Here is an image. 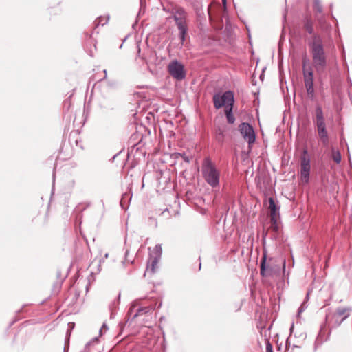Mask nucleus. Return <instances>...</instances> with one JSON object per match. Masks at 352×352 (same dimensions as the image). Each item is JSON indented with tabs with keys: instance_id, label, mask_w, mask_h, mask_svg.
<instances>
[{
	"instance_id": "7",
	"label": "nucleus",
	"mask_w": 352,
	"mask_h": 352,
	"mask_svg": "<svg viewBox=\"0 0 352 352\" xmlns=\"http://www.w3.org/2000/svg\"><path fill=\"white\" fill-rule=\"evenodd\" d=\"M239 130L243 138L251 146L256 140V135L253 127L247 122H242L239 126Z\"/></svg>"
},
{
	"instance_id": "11",
	"label": "nucleus",
	"mask_w": 352,
	"mask_h": 352,
	"mask_svg": "<svg viewBox=\"0 0 352 352\" xmlns=\"http://www.w3.org/2000/svg\"><path fill=\"white\" fill-rule=\"evenodd\" d=\"M318 136L322 141L324 146H328L329 144V135L326 127V123H320L315 124Z\"/></svg>"
},
{
	"instance_id": "24",
	"label": "nucleus",
	"mask_w": 352,
	"mask_h": 352,
	"mask_svg": "<svg viewBox=\"0 0 352 352\" xmlns=\"http://www.w3.org/2000/svg\"><path fill=\"white\" fill-rule=\"evenodd\" d=\"M216 138L218 142H223L224 139V132L221 129H219L216 132Z\"/></svg>"
},
{
	"instance_id": "31",
	"label": "nucleus",
	"mask_w": 352,
	"mask_h": 352,
	"mask_svg": "<svg viewBox=\"0 0 352 352\" xmlns=\"http://www.w3.org/2000/svg\"><path fill=\"white\" fill-rule=\"evenodd\" d=\"M293 329H294V324H292V327L290 328V331L292 332L293 331Z\"/></svg>"
},
{
	"instance_id": "15",
	"label": "nucleus",
	"mask_w": 352,
	"mask_h": 352,
	"mask_svg": "<svg viewBox=\"0 0 352 352\" xmlns=\"http://www.w3.org/2000/svg\"><path fill=\"white\" fill-rule=\"evenodd\" d=\"M267 255L264 252L261 263V275L263 276L270 275V270L266 265Z\"/></svg>"
},
{
	"instance_id": "17",
	"label": "nucleus",
	"mask_w": 352,
	"mask_h": 352,
	"mask_svg": "<svg viewBox=\"0 0 352 352\" xmlns=\"http://www.w3.org/2000/svg\"><path fill=\"white\" fill-rule=\"evenodd\" d=\"M160 261V258L155 257H151V261L148 262V265L146 267V272H151V273H154L157 268V263Z\"/></svg>"
},
{
	"instance_id": "6",
	"label": "nucleus",
	"mask_w": 352,
	"mask_h": 352,
	"mask_svg": "<svg viewBox=\"0 0 352 352\" xmlns=\"http://www.w3.org/2000/svg\"><path fill=\"white\" fill-rule=\"evenodd\" d=\"M168 72L177 80H182L186 78L184 65L177 60L170 61L168 65Z\"/></svg>"
},
{
	"instance_id": "27",
	"label": "nucleus",
	"mask_w": 352,
	"mask_h": 352,
	"mask_svg": "<svg viewBox=\"0 0 352 352\" xmlns=\"http://www.w3.org/2000/svg\"><path fill=\"white\" fill-rule=\"evenodd\" d=\"M107 329H108L107 326L106 325L105 323H103V324H102V327H101V329L100 330V334H102L103 331H107Z\"/></svg>"
},
{
	"instance_id": "28",
	"label": "nucleus",
	"mask_w": 352,
	"mask_h": 352,
	"mask_svg": "<svg viewBox=\"0 0 352 352\" xmlns=\"http://www.w3.org/2000/svg\"><path fill=\"white\" fill-rule=\"evenodd\" d=\"M181 156L185 162H190V160L188 156H186L185 154L181 155Z\"/></svg>"
},
{
	"instance_id": "21",
	"label": "nucleus",
	"mask_w": 352,
	"mask_h": 352,
	"mask_svg": "<svg viewBox=\"0 0 352 352\" xmlns=\"http://www.w3.org/2000/svg\"><path fill=\"white\" fill-rule=\"evenodd\" d=\"M332 159L335 162L339 164L341 162V154L340 151L335 148H331Z\"/></svg>"
},
{
	"instance_id": "4",
	"label": "nucleus",
	"mask_w": 352,
	"mask_h": 352,
	"mask_svg": "<svg viewBox=\"0 0 352 352\" xmlns=\"http://www.w3.org/2000/svg\"><path fill=\"white\" fill-rule=\"evenodd\" d=\"M352 308L350 307H339L334 312L326 315V322L331 328L338 327L349 317Z\"/></svg>"
},
{
	"instance_id": "12",
	"label": "nucleus",
	"mask_w": 352,
	"mask_h": 352,
	"mask_svg": "<svg viewBox=\"0 0 352 352\" xmlns=\"http://www.w3.org/2000/svg\"><path fill=\"white\" fill-rule=\"evenodd\" d=\"M315 124L325 123L324 112L320 105H316L315 108V113L313 118Z\"/></svg>"
},
{
	"instance_id": "16",
	"label": "nucleus",
	"mask_w": 352,
	"mask_h": 352,
	"mask_svg": "<svg viewBox=\"0 0 352 352\" xmlns=\"http://www.w3.org/2000/svg\"><path fill=\"white\" fill-rule=\"evenodd\" d=\"M136 47H137L138 53H137V56L135 58V60H136L137 63H138L140 65H142L144 63L147 64L148 60L145 56L144 52H143V53L141 52V49L138 44L137 45Z\"/></svg>"
},
{
	"instance_id": "9",
	"label": "nucleus",
	"mask_w": 352,
	"mask_h": 352,
	"mask_svg": "<svg viewBox=\"0 0 352 352\" xmlns=\"http://www.w3.org/2000/svg\"><path fill=\"white\" fill-rule=\"evenodd\" d=\"M307 150H304L300 157V177L306 183L309 181L311 168L310 159L307 156Z\"/></svg>"
},
{
	"instance_id": "19",
	"label": "nucleus",
	"mask_w": 352,
	"mask_h": 352,
	"mask_svg": "<svg viewBox=\"0 0 352 352\" xmlns=\"http://www.w3.org/2000/svg\"><path fill=\"white\" fill-rule=\"evenodd\" d=\"M270 229L274 232H278L279 229L278 217H270Z\"/></svg>"
},
{
	"instance_id": "29",
	"label": "nucleus",
	"mask_w": 352,
	"mask_h": 352,
	"mask_svg": "<svg viewBox=\"0 0 352 352\" xmlns=\"http://www.w3.org/2000/svg\"><path fill=\"white\" fill-rule=\"evenodd\" d=\"M128 256H129V252H128V251H126V253H125L126 260L127 261H129V260L128 259ZM130 262H131V263H133V261H130Z\"/></svg>"
},
{
	"instance_id": "8",
	"label": "nucleus",
	"mask_w": 352,
	"mask_h": 352,
	"mask_svg": "<svg viewBox=\"0 0 352 352\" xmlns=\"http://www.w3.org/2000/svg\"><path fill=\"white\" fill-rule=\"evenodd\" d=\"M303 78L305 86L309 96L313 98L314 95V73L311 67L305 68V63L303 61Z\"/></svg>"
},
{
	"instance_id": "13",
	"label": "nucleus",
	"mask_w": 352,
	"mask_h": 352,
	"mask_svg": "<svg viewBox=\"0 0 352 352\" xmlns=\"http://www.w3.org/2000/svg\"><path fill=\"white\" fill-rule=\"evenodd\" d=\"M302 24L304 29L310 34L314 32L313 21L311 16L307 15L302 20Z\"/></svg>"
},
{
	"instance_id": "25",
	"label": "nucleus",
	"mask_w": 352,
	"mask_h": 352,
	"mask_svg": "<svg viewBox=\"0 0 352 352\" xmlns=\"http://www.w3.org/2000/svg\"><path fill=\"white\" fill-rule=\"evenodd\" d=\"M306 303H307L306 302H303L301 304L300 307H299V309H298V314H297V316H298V317H299V316H300V314H301L302 312H303V311L307 309V305H306Z\"/></svg>"
},
{
	"instance_id": "22",
	"label": "nucleus",
	"mask_w": 352,
	"mask_h": 352,
	"mask_svg": "<svg viewBox=\"0 0 352 352\" xmlns=\"http://www.w3.org/2000/svg\"><path fill=\"white\" fill-rule=\"evenodd\" d=\"M314 9L318 13H322V6L320 0H314Z\"/></svg>"
},
{
	"instance_id": "32",
	"label": "nucleus",
	"mask_w": 352,
	"mask_h": 352,
	"mask_svg": "<svg viewBox=\"0 0 352 352\" xmlns=\"http://www.w3.org/2000/svg\"><path fill=\"white\" fill-rule=\"evenodd\" d=\"M285 261H283V268L285 269Z\"/></svg>"
},
{
	"instance_id": "33",
	"label": "nucleus",
	"mask_w": 352,
	"mask_h": 352,
	"mask_svg": "<svg viewBox=\"0 0 352 352\" xmlns=\"http://www.w3.org/2000/svg\"><path fill=\"white\" fill-rule=\"evenodd\" d=\"M105 257L107 258L108 257V254H105Z\"/></svg>"
},
{
	"instance_id": "20",
	"label": "nucleus",
	"mask_w": 352,
	"mask_h": 352,
	"mask_svg": "<svg viewBox=\"0 0 352 352\" xmlns=\"http://www.w3.org/2000/svg\"><path fill=\"white\" fill-rule=\"evenodd\" d=\"M162 254V245L160 244H157L155 246V248L153 249V252L152 254H150V256L151 258L155 257V258H158L160 259Z\"/></svg>"
},
{
	"instance_id": "14",
	"label": "nucleus",
	"mask_w": 352,
	"mask_h": 352,
	"mask_svg": "<svg viewBox=\"0 0 352 352\" xmlns=\"http://www.w3.org/2000/svg\"><path fill=\"white\" fill-rule=\"evenodd\" d=\"M269 209L270 211V217H278L279 207H278L272 197L269 198Z\"/></svg>"
},
{
	"instance_id": "30",
	"label": "nucleus",
	"mask_w": 352,
	"mask_h": 352,
	"mask_svg": "<svg viewBox=\"0 0 352 352\" xmlns=\"http://www.w3.org/2000/svg\"><path fill=\"white\" fill-rule=\"evenodd\" d=\"M103 72H104V78H107V70H106V69H104Z\"/></svg>"
},
{
	"instance_id": "34",
	"label": "nucleus",
	"mask_w": 352,
	"mask_h": 352,
	"mask_svg": "<svg viewBox=\"0 0 352 352\" xmlns=\"http://www.w3.org/2000/svg\"><path fill=\"white\" fill-rule=\"evenodd\" d=\"M224 3H226V0H222Z\"/></svg>"
},
{
	"instance_id": "3",
	"label": "nucleus",
	"mask_w": 352,
	"mask_h": 352,
	"mask_svg": "<svg viewBox=\"0 0 352 352\" xmlns=\"http://www.w3.org/2000/svg\"><path fill=\"white\" fill-rule=\"evenodd\" d=\"M171 13L179 31L178 36L181 45H183L188 30V14L184 8L180 6L174 7Z\"/></svg>"
},
{
	"instance_id": "10",
	"label": "nucleus",
	"mask_w": 352,
	"mask_h": 352,
	"mask_svg": "<svg viewBox=\"0 0 352 352\" xmlns=\"http://www.w3.org/2000/svg\"><path fill=\"white\" fill-rule=\"evenodd\" d=\"M155 305H156V303L155 305H150L148 306L139 307L136 309V305L135 304H133L130 308L129 311L131 314L133 312H135L133 314V318H135L140 315L146 314V313L149 312L151 310L155 309Z\"/></svg>"
},
{
	"instance_id": "26",
	"label": "nucleus",
	"mask_w": 352,
	"mask_h": 352,
	"mask_svg": "<svg viewBox=\"0 0 352 352\" xmlns=\"http://www.w3.org/2000/svg\"><path fill=\"white\" fill-rule=\"evenodd\" d=\"M266 352H274L273 346L269 341L266 344Z\"/></svg>"
},
{
	"instance_id": "1",
	"label": "nucleus",
	"mask_w": 352,
	"mask_h": 352,
	"mask_svg": "<svg viewBox=\"0 0 352 352\" xmlns=\"http://www.w3.org/2000/svg\"><path fill=\"white\" fill-rule=\"evenodd\" d=\"M309 45L311 49L314 67L318 73H322L327 66V56L322 38L318 35H314Z\"/></svg>"
},
{
	"instance_id": "2",
	"label": "nucleus",
	"mask_w": 352,
	"mask_h": 352,
	"mask_svg": "<svg viewBox=\"0 0 352 352\" xmlns=\"http://www.w3.org/2000/svg\"><path fill=\"white\" fill-rule=\"evenodd\" d=\"M201 172L204 181L212 188L220 186L221 171L216 164L209 157H205L201 163Z\"/></svg>"
},
{
	"instance_id": "18",
	"label": "nucleus",
	"mask_w": 352,
	"mask_h": 352,
	"mask_svg": "<svg viewBox=\"0 0 352 352\" xmlns=\"http://www.w3.org/2000/svg\"><path fill=\"white\" fill-rule=\"evenodd\" d=\"M233 107H226L225 114L227 118V122L229 124H233L235 121V118L232 113Z\"/></svg>"
},
{
	"instance_id": "23",
	"label": "nucleus",
	"mask_w": 352,
	"mask_h": 352,
	"mask_svg": "<svg viewBox=\"0 0 352 352\" xmlns=\"http://www.w3.org/2000/svg\"><path fill=\"white\" fill-rule=\"evenodd\" d=\"M109 17H103V16H99L96 21V26H98L99 25H104L108 22Z\"/></svg>"
},
{
	"instance_id": "5",
	"label": "nucleus",
	"mask_w": 352,
	"mask_h": 352,
	"mask_svg": "<svg viewBox=\"0 0 352 352\" xmlns=\"http://www.w3.org/2000/svg\"><path fill=\"white\" fill-rule=\"evenodd\" d=\"M234 102V94L231 91H227L222 95L216 94L213 96L214 106L217 109L223 107H233Z\"/></svg>"
}]
</instances>
